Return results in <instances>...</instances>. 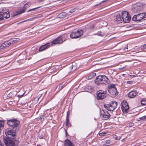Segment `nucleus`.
<instances>
[{
  "label": "nucleus",
  "instance_id": "obj_29",
  "mask_svg": "<svg viewBox=\"0 0 146 146\" xmlns=\"http://www.w3.org/2000/svg\"><path fill=\"white\" fill-rule=\"evenodd\" d=\"M140 120L143 121H146V115L139 118Z\"/></svg>",
  "mask_w": 146,
  "mask_h": 146
},
{
  "label": "nucleus",
  "instance_id": "obj_11",
  "mask_svg": "<svg viewBox=\"0 0 146 146\" xmlns=\"http://www.w3.org/2000/svg\"><path fill=\"white\" fill-rule=\"evenodd\" d=\"M101 115L104 120L108 119L110 117V115L108 112L106 110H102L100 111Z\"/></svg>",
  "mask_w": 146,
  "mask_h": 146
},
{
  "label": "nucleus",
  "instance_id": "obj_23",
  "mask_svg": "<svg viewBox=\"0 0 146 146\" xmlns=\"http://www.w3.org/2000/svg\"><path fill=\"white\" fill-rule=\"evenodd\" d=\"M96 75V73H92L89 74V75L87 76V78L88 79H90L93 77L95 76Z\"/></svg>",
  "mask_w": 146,
  "mask_h": 146
},
{
  "label": "nucleus",
  "instance_id": "obj_17",
  "mask_svg": "<svg viewBox=\"0 0 146 146\" xmlns=\"http://www.w3.org/2000/svg\"><path fill=\"white\" fill-rule=\"evenodd\" d=\"M27 4L25 5L24 7H23L21 9L20 11H17L16 12V14L15 15H16L19 14H21L25 12L27 6Z\"/></svg>",
  "mask_w": 146,
  "mask_h": 146
},
{
  "label": "nucleus",
  "instance_id": "obj_50",
  "mask_svg": "<svg viewBox=\"0 0 146 146\" xmlns=\"http://www.w3.org/2000/svg\"><path fill=\"white\" fill-rule=\"evenodd\" d=\"M2 51V50H1V49L0 48V51Z\"/></svg>",
  "mask_w": 146,
  "mask_h": 146
},
{
  "label": "nucleus",
  "instance_id": "obj_27",
  "mask_svg": "<svg viewBox=\"0 0 146 146\" xmlns=\"http://www.w3.org/2000/svg\"><path fill=\"white\" fill-rule=\"evenodd\" d=\"M66 125L68 127H70L71 125L69 122V119H66Z\"/></svg>",
  "mask_w": 146,
  "mask_h": 146
},
{
  "label": "nucleus",
  "instance_id": "obj_31",
  "mask_svg": "<svg viewBox=\"0 0 146 146\" xmlns=\"http://www.w3.org/2000/svg\"><path fill=\"white\" fill-rule=\"evenodd\" d=\"M106 134V133L105 132H102L99 133V135L100 136H103L105 135Z\"/></svg>",
  "mask_w": 146,
  "mask_h": 146
},
{
  "label": "nucleus",
  "instance_id": "obj_33",
  "mask_svg": "<svg viewBox=\"0 0 146 146\" xmlns=\"http://www.w3.org/2000/svg\"><path fill=\"white\" fill-rule=\"evenodd\" d=\"M33 19V18H32L30 19H27L26 20H24V21H23L22 22H21V23L27 21H32V19Z\"/></svg>",
  "mask_w": 146,
  "mask_h": 146
},
{
  "label": "nucleus",
  "instance_id": "obj_2",
  "mask_svg": "<svg viewBox=\"0 0 146 146\" xmlns=\"http://www.w3.org/2000/svg\"><path fill=\"white\" fill-rule=\"evenodd\" d=\"M145 7V4L143 3H137L132 5L131 7V11L136 13L142 11Z\"/></svg>",
  "mask_w": 146,
  "mask_h": 146
},
{
  "label": "nucleus",
  "instance_id": "obj_5",
  "mask_svg": "<svg viewBox=\"0 0 146 146\" xmlns=\"http://www.w3.org/2000/svg\"><path fill=\"white\" fill-rule=\"evenodd\" d=\"M117 106V102L115 101H111L109 104H105L104 105V108L110 111L114 110Z\"/></svg>",
  "mask_w": 146,
  "mask_h": 146
},
{
  "label": "nucleus",
  "instance_id": "obj_48",
  "mask_svg": "<svg viewBox=\"0 0 146 146\" xmlns=\"http://www.w3.org/2000/svg\"><path fill=\"white\" fill-rule=\"evenodd\" d=\"M124 140V139H122V140H121V141H122V142H123V141Z\"/></svg>",
  "mask_w": 146,
  "mask_h": 146
},
{
  "label": "nucleus",
  "instance_id": "obj_8",
  "mask_svg": "<svg viewBox=\"0 0 146 146\" xmlns=\"http://www.w3.org/2000/svg\"><path fill=\"white\" fill-rule=\"evenodd\" d=\"M16 132L12 130H9L7 129L5 131V133L7 137V138L15 139L16 137Z\"/></svg>",
  "mask_w": 146,
  "mask_h": 146
},
{
  "label": "nucleus",
  "instance_id": "obj_10",
  "mask_svg": "<svg viewBox=\"0 0 146 146\" xmlns=\"http://www.w3.org/2000/svg\"><path fill=\"white\" fill-rule=\"evenodd\" d=\"M83 32L82 30L77 31L76 32H73L70 35V37L72 38H78L83 34Z\"/></svg>",
  "mask_w": 146,
  "mask_h": 146
},
{
  "label": "nucleus",
  "instance_id": "obj_49",
  "mask_svg": "<svg viewBox=\"0 0 146 146\" xmlns=\"http://www.w3.org/2000/svg\"><path fill=\"white\" fill-rule=\"evenodd\" d=\"M122 69V68H119V69Z\"/></svg>",
  "mask_w": 146,
  "mask_h": 146
},
{
  "label": "nucleus",
  "instance_id": "obj_43",
  "mask_svg": "<svg viewBox=\"0 0 146 146\" xmlns=\"http://www.w3.org/2000/svg\"><path fill=\"white\" fill-rule=\"evenodd\" d=\"M65 14V13H61L60 14V15H63V14Z\"/></svg>",
  "mask_w": 146,
  "mask_h": 146
},
{
  "label": "nucleus",
  "instance_id": "obj_36",
  "mask_svg": "<svg viewBox=\"0 0 146 146\" xmlns=\"http://www.w3.org/2000/svg\"><path fill=\"white\" fill-rule=\"evenodd\" d=\"M63 88V87L62 84H60L59 86V88L60 89V90H61Z\"/></svg>",
  "mask_w": 146,
  "mask_h": 146
},
{
  "label": "nucleus",
  "instance_id": "obj_26",
  "mask_svg": "<svg viewBox=\"0 0 146 146\" xmlns=\"http://www.w3.org/2000/svg\"><path fill=\"white\" fill-rule=\"evenodd\" d=\"M76 64L75 63H73V64L70 66V68L71 69H73L74 70H75L76 68Z\"/></svg>",
  "mask_w": 146,
  "mask_h": 146
},
{
  "label": "nucleus",
  "instance_id": "obj_32",
  "mask_svg": "<svg viewBox=\"0 0 146 146\" xmlns=\"http://www.w3.org/2000/svg\"><path fill=\"white\" fill-rule=\"evenodd\" d=\"M128 126L129 127L133 126L134 125V123H133L131 122L128 124Z\"/></svg>",
  "mask_w": 146,
  "mask_h": 146
},
{
  "label": "nucleus",
  "instance_id": "obj_38",
  "mask_svg": "<svg viewBox=\"0 0 146 146\" xmlns=\"http://www.w3.org/2000/svg\"><path fill=\"white\" fill-rule=\"evenodd\" d=\"M126 49H128V45H126L125 48L123 49V50H124Z\"/></svg>",
  "mask_w": 146,
  "mask_h": 146
},
{
  "label": "nucleus",
  "instance_id": "obj_51",
  "mask_svg": "<svg viewBox=\"0 0 146 146\" xmlns=\"http://www.w3.org/2000/svg\"><path fill=\"white\" fill-rule=\"evenodd\" d=\"M125 67H123V68H125Z\"/></svg>",
  "mask_w": 146,
  "mask_h": 146
},
{
  "label": "nucleus",
  "instance_id": "obj_46",
  "mask_svg": "<svg viewBox=\"0 0 146 146\" xmlns=\"http://www.w3.org/2000/svg\"><path fill=\"white\" fill-rule=\"evenodd\" d=\"M1 146H4V145L2 144H1Z\"/></svg>",
  "mask_w": 146,
  "mask_h": 146
},
{
  "label": "nucleus",
  "instance_id": "obj_14",
  "mask_svg": "<svg viewBox=\"0 0 146 146\" xmlns=\"http://www.w3.org/2000/svg\"><path fill=\"white\" fill-rule=\"evenodd\" d=\"M121 109L123 111L127 112L129 109V106L125 101H123L122 104Z\"/></svg>",
  "mask_w": 146,
  "mask_h": 146
},
{
  "label": "nucleus",
  "instance_id": "obj_40",
  "mask_svg": "<svg viewBox=\"0 0 146 146\" xmlns=\"http://www.w3.org/2000/svg\"><path fill=\"white\" fill-rule=\"evenodd\" d=\"M36 9V8L32 9H30V10H28V11L29 12V11H34V10H35Z\"/></svg>",
  "mask_w": 146,
  "mask_h": 146
},
{
  "label": "nucleus",
  "instance_id": "obj_12",
  "mask_svg": "<svg viewBox=\"0 0 146 146\" xmlns=\"http://www.w3.org/2000/svg\"><path fill=\"white\" fill-rule=\"evenodd\" d=\"M107 91L100 90L97 92V99L98 100H102L106 96Z\"/></svg>",
  "mask_w": 146,
  "mask_h": 146
},
{
  "label": "nucleus",
  "instance_id": "obj_15",
  "mask_svg": "<svg viewBox=\"0 0 146 146\" xmlns=\"http://www.w3.org/2000/svg\"><path fill=\"white\" fill-rule=\"evenodd\" d=\"M50 44L49 43H47L46 44L42 45L39 48V51H42L45 49L48 48L50 46Z\"/></svg>",
  "mask_w": 146,
  "mask_h": 146
},
{
  "label": "nucleus",
  "instance_id": "obj_20",
  "mask_svg": "<svg viewBox=\"0 0 146 146\" xmlns=\"http://www.w3.org/2000/svg\"><path fill=\"white\" fill-rule=\"evenodd\" d=\"M121 16V14L117 15L116 17V21L117 23H121L123 21V19Z\"/></svg>",
  "mask_w": 146,
  "mask_h": 146
},
{
  "label": "nucleus",
  "instance_id": "obj_45",
  "mask_svg": "<svg viewBox=\"0 0 146 146\" xmlns=\"http://www.w3.org/2000/svg\"><path fill=\"white\" fill-rule=\"evenodd\" d=\"M88 88H90L92 89L91 86H88Z\"/></svg>",
  "mask_w": 146,
  "mask_h": 146
},
{
  "label": "nucleus",
  "instance_id": "obj_18",
  "mask_svg": "<svg viewBox=\"0 0 146 146\" xmlns=\"http://www.w3.org/2000/svg\"><path fill=\"white\" fill-rule=\"evenodd\" d=\"M137 93L136 90L132 91L129 92L128 95V97L133 98L135 97Z\"/></svg>",
  "mask_w": 146,
  "mask_h": 146
},
{
  "label": "nucleus",
  "instance_id": "obj_30",
  "mask_svg": "<svg viewBox=\"0 0 146 146\" xmlns=\"http://www.w3.org/2000/svg\"><path fill=\"white\" fill-rule=\"evenodd\" d=\"M69 115L70 111H68L67 113L66 118V119H69Z\"/></svg>",
  "mask_w": 146,
  "mask_h": 146
},
{
  "label": "nucleus",
  "instance_id": "obj_1",
  "mask_svg": "<svg viewBox=\"0 0 146 146\" xmlns=\"http://www.w3.org/2000/svg\"><path fill=\"white\" fill-rule=\"evenodd\" d=\"M95 82L97 85H99V84H106L109 83L110 80L106 76L99 75L96 77Z\"/></svg>",
  "mask_w": 146,
  "mask_h": 146
},
{
  "label": "nucleus",
  "instance_id": "obj_34",
  "mask_svg": "<svg viewBox=\"0 0 146 146\" xmlns=\"http://www.w3.org/2000/svg\"><path fill=\"white\" fill-rule=\"evenodd\" d=\"M116 137H115V139L116 140H119L121 138V137L119 136H118L116 135Z\"/></svg>",
  "mask_w": 146,
  "mask_h": 146
},
{
  "label": "nucleus",
  "instance_id": "obj_47",
  "mask_svg": "<svg viewBox=\"0 0 146 146\" xmlns=\"http://www.w3.org/2000/svg\"><path fill=\"white\" fill-rule=\"evenodd\" d=\"M41 95L40 94V95H39L38 96H39V98H40V96H41Z\"/></svg>",
  "mask_w": 146,
  "mask_h": 146
},
{
  "label": "nucleus",
  "instance_id": "obj_16",
  "mask_svg": "<svg viewBox=\"0 0 146 146\" xmlns=\"http://www.w3.org/2000/svg\"><path fill=\"white\" fill-rule=\"evenodd\" d=\"M7 41L4 42L1 44H0V48L2 50L5 49L6 47L9 46V43Z\"/></svg>",
  "mask_w": 146,
  "mask_h": 146
},
{
  "label": "nucleus",
  "instance_id": "obj_9",
  "mask_svg": "<svg viewBox=\"0 0 146 146\" xmlns=\"http://www.w3.org/2000/svg\"><path fill=\"white\" fill-rule=\"evenodd\" d=\"M14 139L7 138H4L3 141L7 146H15Z\"/></svg>",
  "mask_w": 146,
  "mask_h": 146
},
{
  "label": "nucleus",
  "instance_id": "obj_53",
  "mask_svg": "<svg viewBox=\"0 0 146 146\" xmlns=\"http://www.w3.org/2000/svg\"><path fill=\"white\" fill-rule=\"evenodd\" d=\"M37 146H38V145Z\"/></svg>",
  "mask_w": 146,
  "mask_h": 146
},
{
  "label": "nucleus",
  "instance_id": "obj_7",
  "mask_svg": "<svg viewBox=\"0 0 146 146\" xmlns=\"http://www.w3.org/2000/svg\"><path fill=\"white\" fill-rule=\"evenodd\" d=\"M121 16L123 19V20L124 23H129L130 22L131 17L128 12L126 11L122 12Z\"/></svg>",
  "mask_w": 146,
  "mask_h": 146
},
{
  "label": "nucleus",
  "instance_id": "obj_22",
  "mask_svg": "<svg viewBox=\"0 0 146 146\" xmlns=\"http://www.w3.org/2000/svg\"><path fill=\"white\" fill-rule=\"evenodd\" d=\"M19 40V39L18 38H14L13 39L9 40L7 41L8 42H9V46L13 44L14 43H15L18 41Z\"/></svg>",
  "mask_w": 146,
  "mask_h": 146
},
{
  "label": "nucleus",
  "instance_id": "obj_3",
  "mask_svg": "<svg viewBox=\"0 0 146 146\" xmlns=\"http://www.w3.org/2000/svg\"><path fill=\"white\" fill-rule=\"evenodd\" d=\"M7 124L9 126L11 127L14 131H18L19 130L18 127L20 122L16 119H11L7 121Z\"/></svg>",
  "mask_w": 146,
  "mask_h": 146
},
{
  "label": "nucleus",
  "instance_id": "obj_39",
  "mask_svg": "<svg viewBox=\"0 0 146 146\" xmlns=\"http://www.w3.org/2000/svg\"><path fill=\"white\" fill-rule=\"evenodd\" d=\"M24 94H25V93H23V94L22 95H17V96L18 97L21 98L23 96V95H24Z\"/></svg>",
  "mask_w": 146,
  "mask_h": 146
},
{
  "label": "nucleus",
  "instance_id": "obj_41",
  "mask_svg": "<svg viewBox=\"0 0 146 146\" xmlns=\"http://www.w3.org/2000/svg\"><path fill=\"white\" fill-rule=\"evenodd\" d=\"M44 135H41L39 136V138L40 139H42L44 137Z\"/></svg>",
  "mask_w": 146,
  "mask_h": 146
},
{
  "label": "nucleus",
  "instance_id": "obj_42",
  "mask_svg": "<svg viewBox=\"0 0 146 146\" xmlns=\"http://www.w3.org/2000/svg\"><path fill=\"white\" fill-rule=\"evenodd\" d=\"M143 47L144 49L146 48V44H145L143 46Z\"/></svg>",
  "mask_w": 146,
  "mask_h": 146
},
{
  "label": "nucleus",
  "instance_id": "obj_24",
  "mask_svg": "<svg viewBox=\"0 0 146 146\" xmlns=\"http://www.w3.org/2000/svg\"><path fill=\"white\" fill-rule=\"evenodd\" d=\"M141 102L142 106L146 105V99L145 98H143L141 100Z\"/></svg>",
  "mask_w": 146,
  "mask_h": 146
},
{
  "label": "nucleus",
  "instance_id": "obj_28",
  "mask_svg": "<svg viewBox=\"0 0 146 146\" xmlns=\"http://www.w3.org/2000/svg\"><path fill=\"white\" fill-rule=\"evenodd\" d=\"M93 35H97L102 37L104 36V33L102 34L101 32H100L94 34H93Z\"/></svg>",
  "mask_w": 146,
  "mask_h": 146
},
{
  "label": "nucleus",
  "instance_id": "obj_4",
  "mask_svg": "<svg viewBox=\"0 0 146 146\" xmlns=\"http://www.w3.org/2000/svg\"><path fill=\"white\" fill-rule=\"evenodd\" d=\"M108 90L112 97H115L118 94L115 84H111L109 85L108 87Z\"/></svg>",
  "mask_w": 146,
  "mask_h": 146
},
{
  "label": "nucleus",
  "instance_id": "obj_6",
  "mask_svg": "<svg viewBox=\"0 0 146 146\" xmlns=\"http://www.w3.org/2000/svg\"><path fill=\"white\" fill-rule=\"evenodd\" d=\"M146 18V13H139L135 15L132 17V20L134 21H140Z\"/></svg>",
  "mask_w": 146,
  "mask_h": 146
},
{
  "label": "nucleus",
  "instance_id": "obj_21",
  "mask_svg": "<svg viewBox=\"0 0 146 146\" xmlns=\"http://www.w3.org/2000/svg\"><path fill=\"white\" fill-rule=\"evenodd\" d=\"M64 146H75L73 143L69 139H67L65 141Z\"/></svg>",
  "mask_w": 146,
  "mask_h": 146
},
{
  "label": "nucleus",
  "instance_id": "obj_44",
  "mask_svg": "<svg viewBox=\"0 0 146 146\" xmlns=\"http://www.w3.org/2000/svg\"><path fill=\"white\" fill-rule=\"evenodd\" d=\"M65 133H66V136H67V131L66 130L65 131Z\"/></svg>",
  "mask_w": 146,
  "mask_h": 146
},
{
  "label": "nucleus",
  "instance_id": "obj_35",
  "mask_svg": "<svg viewBox=\"0 0 146 146\" xmlns=\"http://www.w3.org/2000/svg\"><path fill=\"white\" fill-rule=\"evenodd\" d=\"M3 19V17L2 16V14H1V12H0V21L2 20Z\"/></svg>",
  "mask_w": 146,
  "mask_h": 146
},
{
  "label": "nucleus",
  "instance_id": "obj_19",
  "mask_svg": "<svg viewBox=\"0 0 146 146\" xmlns=\"http://www.w3.org/2000/svg\"><path fill=\"white\" fill-rule=\"evenodd\" d=\"M1 14H2L3 18H5L6 19H7L10 17V14L9 11H6L1 12Z\"/></svg>",
  "mask_w": 146,
  "mask_h": 146
},
{
  "label": "nucleus",
  "instance_id": "obj_52",
  "mask_svg": "<svg viewBox=\"0 0 146 146\" xmlns=\"http://www.w3.org/2000/svg\"><path fill=\"white\" fill-rule=\"evenodd\" d=\"M1 143V142L0 141V144Z\"/></svg>",
  "mask_w": 146,
  "mask_h": 146
},
{
  "label": "nucleus",
  "instance_id": "obj_25",
  "mask_svg": "<svg viewBox=\"0 0 146 146\" xmlns=\"http://www.w3.org/2000/svg\"><path fill=\"white\" fill-rule=\"evenodd\" d=\"M4 122L2 121H0V129L2 130L3 129L4 126Z\"/></svg>",
  "mask_w": 146,
  "mask_h": 146
},
{
  "label": "nucleus",
  "instance_id": "obj_37",
  "mask_svg": "<svg viewBox=\"0 0 146 146\" xmlns=\"http://www.w3.org/2000/svg\"><path fill=\"white\" fill-rule=\"evenodd\" d=\"M75 9H72L71 10H70L69 11V12H70V13H73L75 11Z\"/></svg>",
  "mask_w": 146,
  "mask_h": 146
},
{
  "label": "nucleus",
  "instance_id": "obj_13",
  "mask_svg": "<svg viewBox=\"0 0 146 146\" xmlns=\"http://www.w3.org/2000/svg\"><path fill=\"white\" fill-rule=\"evenodd\" d=\"M62 36H60L58 37L53 40L52 42V44H60L62 43L63 41Z\"/></svg>",
  "mask_w": 146,
  "mask_h": 146
}]
</instances>
